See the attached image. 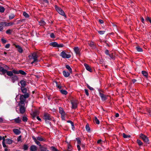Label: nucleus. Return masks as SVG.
I'll return each instance as SVG.
<instances>
[{"mask_svg":"<svg viewBox=\"0 0 151 151\" xmlns=\"http://www.w3.org/2000/svg\"><path fill=\"white\" fill-rule=\"evenodd\" d=\"M137 142L140 146L142 145H143L142 142L139 139H137Z\"/></svg>","mask_w":151,"mask_h":151,"instance_id":"31","label":"nucleus"},{"mask_svg":"<svg viewBox=\"0 0 151 151\" xmlns=\"http://www.w3.org/2000/svg\"><path fill=\"white\" fill-rule=\"evenodd\" d=\"M23 15L26 18H28L29 17V14H27L26 12H24L23 13Z\"/></svg>","mask_w":151,"mask_h":151,"instance_id":"45","label":"nucleus"},{"mask_svg":"<svg viewBox=\"0 0 151 151\" xmlns=\"http://www.w3.org/2000/svg\"><path fill=\"white\" fill-rule=\"evenodd\" d=\"M104 43H105L106 44V46H108L109 47H110V46L109 45V44L107 42V41H104Z\"/></svg>","mask_w":151,"mask_h":151,"instance_id":"61","label":"nucleus"},{"mask_svg":"<svg viewBox=\"0 0 151 151\" xmlns=\"http://www.w3.org/2000/svg\"><path fill=\"white\" fill-rule=\"evenodd\" d=\"M88 44L92 49H95L96 48V45L94 44V43L93 42H88Z\"/></svg>","mask_w":151,"mask_h":151,"instance_id":"12","label":"nucleus"},{"mask_svg":"<svg viewBox=\"0 0 151 151\" xmlns=\"http://www.w3.org/2000/svg\"><path fill=\"white\" fill-rule=\"evenodd\" d=\"M1 40L3 44L6 43L7 42V41L3 38H2Z\"/></svg>","mask_w":151,"mask_h":151,"instance_id":"50","label":"nucleus"},{"mask_svg":"<svg viewBox=\"0 0 151 151\" xmlns=\"http://www.w3.org/2000/svg\"><path fill=\"white\" fill-rule=\"evenodd\" d=\"M109 57L112 59H114V57L113 55V54H109Z\"/></svg>","mask_w":151,"mask_h":151,"instance_id":"56","label":"nucleus"},{"mask_svg":"<svg viewBox=\"0 0 151 151\" xmlns=\"http://www.w3.org/2000/svg\"><path fill=\"white\" fill-rule=\"evenodd\" d=\"M109 50H106L105 51V53L107 55H109Z\"/></svg>","mask_w":151,"mask_h":151,"instance_id":"60","label":"nucleus"},{"mask_svg":"<svg viewBox=\"0 0 151 151\" xmlns=\"http://www.w3.org/2000/svg\"><path fill=\"white\" fill-rule=\"evenodd\" d=\"M15 15L14 14H11L9 16V19L10 20L13 19L15 17Z\"/></svg>","mask_w":151,"mask_h":151,"instance_id":"34","label":"nucleus"},{"mask_svg":"<svg viewBox=\"0 0 151 151\" xmlns=\"http://www.w3.org/2000/svg\"><path fill=\"white\" fill-rule=\"evenodd\" d=\"M6 143L9 144H12L13 142V141L9 139H6Z\"/></svg>","mask_w":151,"mask_h":151,"instance_id":"26","label":"nucleus"},{"mask_svg":"<svg viewBox=\"0 0 151 151\" xmlns=\"http://www.w3.org/2000/svg\"><path fill=\"white\" fill-rule=\"evenodd\" d=\"M2 144L3 145V146L4 147H7L6 146V144H5V142H2Z\"/></svg>","mask_w":151,"mask_h":151,"instance_id":"58","label":"nucleus"},{"mask_svg":"<svg viewBox=\"0 0 151 151\" xmlns=\"http://www.w3.org/2000/svg\"><path fill=\"white\" fill-rule=\"evenodd\" d=\"M28 95H22L20 98V101L19 102L18 106L19 107V111H17H17L19 114H23L25 112L26 108L25 107V102L26 99L28 98ZM16 109H17L16 108Z\"/></svg>","mask_w":151,"mask_h":151,"instance_id":"1","label":"nucleus"},{"mask_svg":"<svg viewBox=\"0 0 151 151\" xmlns=\"http://www.w3.org/2000/svg\"><path fill=\"white\" fill-rule=\"evenodd\" d=\"M10 46V44H6L5 45V47L6 48H9V47Z\"/></svg>","mask_w":151,"mask_h":151,"instance_id":"59","label":"nucleus"},{"mask_svg":"<svg viewBox=\"0 0 151 151\" xmlns=\"http://www.w3.org/2000/svg\"><path fill=\"white\" fill-rule=\"evenodd\" d=\"M13 45L17 49L18 51L20 53H22L23 52V50L22 47L18 45H16L15 43H13Z\"/></svg>","mask_w":151,"mask_h":151,"instance_id":"7","label":"nucleus"},{"mask_svg":"<svg viewBox=\"0 0 151 151\" xmlns=\"http://www.w3.org/2000/svg\"><path fill=\"white\" fill-rule=\"evenodd\" d=\"M64 76L65 77H68L70 75V73L67 71L63 70V72Z\"/></svg>","mask_w":151,"mask_h":151,"instance_id":"20","label":"nucleus"},{"mask_svg":"<svg viewBox=\"0 0 151 151\" xmlns=\"http://www.w3.org/2000/svg\"><path fill=\"white\" fill-rule=\"evenodd\" d=\"M14 72V74H20L23 75L25 76L27 75V73L24 71L22 70H16V71H13Z\"/></svg>","mask_w":151,"mask_h":151,"instance_id":"10","label":"nucleus"},{"mask_svg":"<svg viewBox=\"0 0 151 151\" xmlns=\"http://www.w3.org/2000/svg\"><path fill=\"white\" fill-rule=\"evenodd\" d=\"M60 55L63 58H70L71 55L70 54H67L64 51H63L61 52Z\"/></svg>","mask_w":151,"mask_h":151,"instance_id":"6","label":"nucleus"},{"mask_svg":"<svg viewBox=\"0 0 151 151\" xmlns=\"http://www.w3.org/2000/svg\"><path fill=\"white\" fill-rule=\"evenodd\" d=\"M14 122L16 123L20 124L21 123L22 121L20 119V117H18L14 119Z\"/></svg>","mask_w":151,"mask_h":151,"instance_id":"22","label":"nucleus"},{"mask_svg":"<svg viewBox=\"0 0 151 151\" xmlns=\"http://www.w3.org/2000/svg\"><path fill=\"white\" fill-rule=\"evenodd\" d=\"M74 50L76 55H80V50L78 47H75Z\"/></svg>","mask_w":151,"mask_h":151,"instance_id":"13","label":"nucleus"},{"mask_svg":"<svg viewBox=\"0 0 151 151\" xmlns=\"http://www.w3.org/2000/svg\"><path fill=\"white\" fill-rule=\"evenodd\" d=\"M59 112L61 115L62 119L63 120H64L65 119V114L62 108L61 107L59 108Z\"/></svg>","mask_w":151,"mask_h":151,"instance_id":"5","label":"nucleus"},{"mask_svg":"<svg viewBox=\"0 0 151 151\" xmlns=\"http://www.w3.org/2000/svg\"><path fill=\"white\" fill-rule=\"evenodd\" d=\"M50 37L52 38H55V35L53 33H51L50 34Z\"/></svg>","mask_w":151,"mask_h":151,"instance_id":"53","label":"nucleus"},{"mask_svg":"<svg viewBox=\"0 0 151 151\" xmlns=\"http://www.w3.org/2000/svg\"><path fill=\"white\" fill-rule=\"evenodd\" d=\"M76 140L77 141V144L78 145L81 144V141L80 139V138H76Z\"/></svg>","mask_w":151,"mask_h":151,"instance_id":"48","label":"nucleus"},{"mask_svg":"<svg viewBox=\"0 0 151 151\" xmlns=\"http://www.w3.org/2000/svg\"><path fill=\"white\" fill-rule=\"evenodd\" d=\"M38 115V111H35L31 114V115L32 116V119H35V117Z\"/></svg>","mask_w":151,"mask_h":151,"instance_id":"19","label":"nucleus"},{"mask_svg":"<svg viewBox=\"0 0 151 151\" xmlns=\"http://www.w3.org/2000/svg\"><path fill=\"white\" fill-rule=\"evenodd\" d=\"M22 121L24 122H27L28 120V118L25 116H23L22 118Z\"/></svg>","mask_w":151,"mask_h":151,"instance_id":"35","label":"nucleus"},{"mask_svg":"<svg viewBox=\"0 0 151 151\" xmlns=\"http://www.w3.org/2000/svg\"><path fill=\"white\" fill-rule=\"evenodd\" d=\"M5 22H0V25H1L3 27L4 25H5Z\"/></svg>","mask_w":151,"mask_h":151,"instance_id":"57","label":"nucleus"},{"mask_svg":"<svg viewBox=\"0 0 151 151\" xmlns=\"http://www.w3.org/2000/svg\"><path fill=\"white\" fill-rule=\"evenodd\" d=\"M37 149V147L35 145H32L30 148V150L31 151H36Z\"/></svg>","mask_w":151,"mask_h":151,"instance_id":"16","label":"nucleus"},{"mask_svg":"<svg viewBox=\"0 0 151 151\" xmlns=\"http://www.w3.org/2000/svg\"><path fill=\"white\" fill-rule=\"evenodd\" d=\"M21 136H19L17 138V141L19 142L21 140Z\"/></svg>","mask_w":151,"mask_h":151,"instance_id":"63","label":"nucleus"},{"mask_svg":"<svg viewBox=\"0 0 151 151\" xmlns=\"http://www.w3.org/2000/svg\"><path fill=\"white\" fill-rule=\"evenodd\" d=\"M12 32V31L11 30V29H9L6 31V33L7 34H11Z\"/></svg>","mask_w":151,"mask_h":151,"instance_id":"47","label":"nucleus"},{"mask_svg":"<svg viewBox=\"0 0 151 151\" xmlns=\"http://www.w3.org/2000/svg\"><path fill=\"white\" fill-rule=\"evenodd\" d=\"M99 95L101 98V99L103 101H105L107 99V98L106 96L104 94L99 92Z\"/></svg>","mask_w":151,"mask_h":151,"instance_id":"17","label":"nucleus"},{"mask_svg":"<svg viewBox=\"0 0 151 151\" xmlns=\"http://www.w3.org/2000/svg\"><path fill=\"white\" fill-rule=\"evenodd\" d=\"M94 122L96 123L97 124H99L100 123V122L99 120L98 119L97 117L95 116L94 117Z\"/></svg>","mask_w":151,"mask_h":151,"instance_id":"27","label":"nucleus"},{"mask_svg":"<svg viewBox=\"0 0 151 151\" xmlns=\"http://www.w3.org/2000/svg\"><path fill=\"white\" fill-rule=\"evenodd\" d=\"M35 142L37 145H39V146H41V145L40 144V142L37 140L35 141Z\"/></svg>","mask_w":151,"mask_h":151,"instance_id":"55","label":"nucleus"},{"mask_svg":"<svg viewBox=\"0 0 151 151\" xmlns=\"http://www.w3.org/2000/svg\"><path fill=\"white\" fill-rule=\"evenodd\" d=\"M23 149L24 150H27L28 149V146L27 145L24 144L23 146Z\"/></svg>","mask_w":151,"mask_h":151,"instance_id":"42","label":"nucleus"},{"mask_svg":"<svg viewBox=\"0 0 151 151\" xmlns=\"http://www.w3.org/2000/svg\"><path fill=\"white\" fill-rule=\"evenodd\" d=\"M145 20L147 21H149L151 24V18L150 17H146Z\"/></svg>","mask_w":151,"mask_h":151,"instance_id":"46","label":"nucleus"},{"mask_svg":"<svg viewBox=\"0 0 151 151\" xmlns=\"http://www.w3.org/2000/svg\"><path fill=\"white\" fill-rule=\"evenodd\" d=\"M41 1L44 3H45L47 4L49 3V1L47 0H41Z\"/></svg>","mask_w":151,"mask_h":151,"instance_id":"62","label":"nucleus"},{"mask_svg":"<svg viewBox=\"0 0 151 151\" xmlns=\"http://www.w3.org/2000/svg\"><path fill=\"white\" fill-rule=\"evenodd\" d=\"M85 92L86 94V95L87 96H89V94L88 92V90L87 89H85Z\"/></svg>","mask_w":151,"mask_h":151,"instance_id":"51","label":"nucleus"},{"mask_svg":"<svg viewBox=\"0 0 151 151\" xmlns=\"http://www.w3.org/2000/svg\"><path fill=\"white\" fill-rule=\"evenodd\" d=\"M55 82L56 83V86L58 87V88H59L60 90L61 88V86H60L58 84L57 82Z\"/></svg>","mask_w":151,"mask_h":151,"instance_id":"54","label":"nucleus"},{"mask_svg":"<svg viewBox=\"0 0 151 151\" xmlns=\"http://www.w3.org/2000/svg\"><path fill=\"white\" fill-rule=\"evenodd\" d=\"M13 131L16 135H18L21 133V131L19 129H14Z\"/></svg>","mask_w":151,"mask_h":151,"instance_id":"21","label":"nucleus"},{"mask_svg":"<svg viewBox=\"0 0 151 151\" xmlns=\"http://www.w3.org/2000/svg\"><path fill=\"white\" fill-rule=\"evenodd\" d=\"M5 10L4 8L1 6H0V12L1 13H3Z\"/></svg>","mask_w":151,"mask_h":151,"instance_id":"39","label":"nucleus"},{"mask_svg":"<svg viewBox=\"0 0 151 151\" xmlns=\"http://www.w3.org/2000/svg\"><path fill=\"white\" fill-rule=\"evenodd\" d=\"M26 81L24 80H22L20 82V83H21L22 86L21 87H25L26 86Z\"/></svg>","mask_w":151,"mask_h":151,"instance_id":"23","label":"nucleus"},{"mask_svg":"<svg viewBox=\"0 0 151 151\" xmlns=\"http://www.w3.org/2000/svg\"><path fill=\"white\" fill-rule=\"evenodd\" d=\"M142 74L144 76L146 77H147L148 76V73L145 71H142Z\"/></svg>","mask_w":151,"mask_h":151,"instance_id":"32","label":"nucleus"},{"mask_svg":"<svg viewBox=\"0 0 151 151\" xmlns=\"http://www.w3.org/2000/svg\"><path fill=\"white\" fill-rule=\"evenodd\" d=\"M40 150L41 151H46L47 150V148L43 146H40Z\"/></svg>","mask_w":151,"mask_h":151,"instance_id":"25","label":"nucleus"},{"mask_svg":"<svg viewBox=\"0 0 151 151\" xmlns=\"http://www.w3.org/2000/svg\"><path fill=\"white\" fill-rule=\"evenodd\" d=\"M55 8L56 10L60 14L64 16L65 18L66 16L63 10L60 7L55 5Z\"/></svg>","mask_w":151,"mask_h":151,"instance_id":"3","label":"nucleus"},{"mask_svg":"<svg viewBox=\"0 0 151 151\" xmlns=\"http://www.w3.org/2000/svg\"><path fill=\"white\" fill-rule=\"evenodd\" d=\"M16 71L15 70H13L12 71H8L6 70V74L9 76L12 77L13 75V73H14L13 71Z\"/></svg>","mask_w":151,"mask_h":151,"instance_id":"14","label":"nucleus"},{"mask_svg":"<svg viewBox=\"0 0 151 151\" xmlns=\"http://www.w3.org/2000/svg\"><path fill=\"white\" fill-rule=\"evenodd\" d=\"M139 136L145 143L148 144H149V140L147 136L142 134H141Z\"/></svg>","mask_w":151,"mask_h":151,"instance_id":"4","label":"nucleus"},{"mask_svg":"<svg viewBox=\"0 0 151 151\" xmlns=\"http://www.w3.org/2000/svg\"><path fill=\"white\" fill-rule=\"evenodd\" d=\"M18 78V77L15 75H13L12 76L11 78L12 81L13 83H14L17 80Z\"/></svg>","mask_w":151,"mask_h":151,"instance_id":"15","label":"nucleus"},{"mask_svg":"<svg viewBox=\"0 0 151 151\" xmlns=\"http://www.w3.org/2000/svg\"><path fill=\"white\" fill-rule=\"evenodd\" d=\"M21 91H22V93H24V94L23 95H20V98H21V96L22 95H28V96H29V97H28V98L29 97V95H30V94L29 93H28L27 92V89L25 88V87H21Z\"/></svg>","mask_w":151,"mask_h":151,"instance_id":"9","label":"nucleus"},{"mask_svg":"<svg viewBox=\"0 0 151 151\" xmlns=\"http://www.w3.org/2000/svg\"><path fill=\"white\" fill-rule=\"evenodd\" d=\"M50 46H52L53 47H57L58 43L56 42H51L50 44Z\"/></svg>","mask_w":151,"mask_h":151,"instance_id":"24","label":"nucleus"},{"mask_svg":"<svg viewBox=\"0 0 151 151\" xmlns=\"http://www.w3.org/2000/svg\"><path fill=\"white\" fill-rule=\"evenodd\" d=\"M39 24L40 25L43 26L46 24L45 22L43 20H41L39 22Z\"/></svg>","mask_w":151,"mask_h":151,"instance_id":"38","label":"nucleus"},{"mask_svg":"<svg viewBox=\"0 0 151 151\" xmlns=\"http://www.w3.org/2000/svg\"><path fill=\"white\" fill-rule=\"evenodd\" d=\"M60 91L61 93L63 94L66 95L68 93L67 91L65 90L61 89L60 90Z\"/></svg>","mask_w":151,"mask_h":151,"instance_id":"28","label":"nucleus"},{"mask_svg":"<svg viewBox=\"0 0 151 151\" xmlns=\"http://www.w3.org/2000/svg\"><path fill=\"white\" fill-rule=\"evenodd\" d=\"M98 32L100 34V35H103L104 34L105 32V31H98Z\"/></svg>","mask_w":151,"mask_h":151,"instance_id":"49","label":"nucleus"},{"mask_svg":"<svg viewBox=\"0 0 151 151\" xmlns=\"http://www.w3.org/2000/svg\"><path fill=\"white\" fill-rule=\"evenodd\" d=\"M72 150V146L69 144L68 145V150L69 151H70Z\"/></svg>","mask_w":151,"mask_h":151,"instance_id":"43","label":"nucleus"},{"mask_svg":"<svg viewBox=\"0 0 151 151\" xmlns=\"http://www.w3.org/2000/svg\"><path fill=\"white\" fill-rule=\"evenodd\" d=\"M86 131L89 132L90 131V129L88 123L87 124L86 126Z\"/></svg>","mask_w":151,"mask_h":151,"instance_id":"29","label":"nucleus"},{"mask_svg":"<svg viewBox=\"0 0 151 151\" xmlns=\"http://www.w3.org/2000/svg\"><path fill=\"white\" fill-rule=\"evenodd\" d=\"M43 118L45 121V122L46 123H51L50 122H48L47 120L52 121L53 119V117L51 115L47 113H45L43 115Z\"/></svg>","mask_w":151,"mask_h":151,"instance_id":"2","label":"nucleus"},{"mask_svg":"<svg viewBox=\"0 0 151 151\" xmlns=\"http://www.w3.org/2000/svg\"><path fill=\"white\" fill-rule=\"evenodd\" d=\"M37 139L39 141H45V140L41 137H37Z\"/></svg>","mask_w":151,"mask_h":151,"instance_id":"37","label":"nucleus"},{"mask_svg":"<svg viewBox=\"0 0 151 151\" xmlns=\"http://www.w3.org/2000/svg\"><path fill=\"white\" fill-rule=\"evenodd\" d=\"M14 24V23L13 22H9V23H7L5 22V26H12Z\"/></svg>","mask_w":151,"mask_h":151,"instance_id":"36","label":"nucleus"},{"mask_svg":"<svg viewBox=\"0 0 151 151\" xmlns=\"http://www.w3.org/2000/svg\"><path fill=\"white\" fill-rule=\"evenodd\" d=\"M77 147L78 150L79 151H80V150H81V148H80L79 145H77Z\"/></svg>","mask_w":151,"mask_h":151,"instance_id":"64","label":"nucleus"},{"mask_svg":"<svg viewBox=\"0 0 151 151\" xmlns=\"http://www.w3.org/2000/svg\"><path fill=\"white\" fill-rule=\"evenodd\" d=\"M123 137L124 138H126L128 137L130 138V136L129 135H127L126 134L124 133H123L122 134Z\"/></svg>","mask_w":151,"mask_h":151,"instance_id":"41","label":"nucleus"},{"mask_svg":"<svg viewBox=\"0 0 151 151\" xmlns=\"http://www.w3.org/2000/svg\"><path fill=\"white\" fill-rule=\"evenodd\" d=\"M66 68L68 69L69 71L70 72V73H72V70L71 68L68 65H66L65 66Z\"/></svg>","mask_w":151,"mask_h":151,"instance_id":"30","label":"nucleus"},{"mask_svg":"<svg viewBox=\"0 0 151 151\" xmlns=\"http://www.w3.org/2000/svg\"><path fill=\"white\" fill-rule=\"evenodd\" d=\"M72 105V108L74 109H76L77 107V103L76 101H71Z\"/></svg>","mask_w":151,"mask_h":151,"instance_id":"11","label":"nucleus"},{"mask_svg":"<svg viewBox=\"0 0 151 151\" xmlns=\"http://www.w3.org/2000/svg\"><path fill=\"white\" fill-rule=\"evenodd\" d=\"M136 49L138 52H142L143 51L142 49L139 46L136 47Z\"/></svg>","mask_w":151,"mask_h":151,"instance_id":"40","label":"nucleus"},{"mask_svg":"<svg viewBox=\"0 0 151 151\" xmlns=\"http://www.w3.org/2000/svg\"><path fill=\"white\" fill-rule=\"evenodd\" d=\"M31 55H29V58L30 59H33L34 60L38 61L37 58H38V55L36 52H34L31 54Z\"/></svg>","mask_w":151,"mask_h":151,"instance_id":"8","label":"nucleus"},{"mask_svg":"<svg viewBox=\"0 0 151 151\" xmlns=\"http://www.w3.org/2000/svg\"><path fill=\"white\" fill-rule=\"evenodd\" d=\"M50 149L52 151H58V150L53 146L51 147Z\"/></svg>","mask_w":151,"mask_h":151,"instance_id":"44","label":"nucleus"},{"mask_svg":"<svg viewBox=\"0 0 151 151\" xmlns=\"http://www.w3.org/2000/svg\"><path fill=\"white\" fill-rule=\"evenodd\" d=\"M64 46V45L63 44H58L57 47H62Z\"/></svg>","mask_w":151,"mask_h":151,"instance_id":"52","label":"nucleus"},{"mask_svg":"<svg viewBox=\"0 0 151 151\" xmlns=\"http://www.w3.org/2000/svg\"><path fill=\"white\" fill-rule=\"evenodd\" d=\"M6 70L4 69L3 68L2 70H1L0 71V72L2 73L1 74L4 75L5 73H6Z\"/></svg>","mask_w":151,"mask_h":151,"instance_id":"33","label":"nucleus"},{"mask_svg":"<svg viewBox=\"0 0 151 151\" xmlns=\"http://www.w3.org/2000/svg\"><path fill=\"white\" fill-rule=\"evenodd\" d=\"M84 65L86 68V69L88 71L91 72L92 71V69L89 65L86 63H84Z\"/></svg>","mask_w":151,"mask_h":151,"instance_id":"18","label":"nucleus"}]
</instances>
